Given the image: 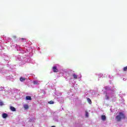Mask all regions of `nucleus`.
<instances>
[{
	"instance_id": "a211bd4d",
	"label": "nucleus",
	"mask_w": 127,
	"mask_h": 127,
	"mask_svg": "<svg viewBox=\"0 0 127 127\" xmlns=\"http://www.w3.org/2000/svg\"><path fill=\"white\" fill-rule=\"evenodd\" d=\"M51 127H55V126H52Z\"/></svg>"
},
{
	"instance_id": "9d476101",
	"label": "nucleus",
	"mask_w": 127,
	"mask_h": 127,
	"mask_svg": "<svg viewBox=\"0 0 127 127\" xmlns=\"http://www.w3.org/2000/svg\"><path fill=\"white\" fill-rule=\"evenodd\" d=\"M87 100L88 103H89V104H90V105H91V104H92V100H91V99L90 98H87Z\"/></svg>"
},
{
	"instance_id": "f03ea898",
	"label": "nucleus",
	"mask_w": 127,
	"mask_h": 127,
	"mask_svg": "<svg viewBox=\"0 0 127 127\" xmlns=\"http://www.w3.org/2000/svg\"><path fill=\"white\" fill-rule=\"evenodd\" d=\"M53 71L54 72V73H57L59 72L58 68H57V66H54L53 67Z\"/></svg>"
},
{
	"instance_id": "f8f14e48",
	"label": "nucleus",
	"mask_w": 127,
	"mask_h": 127,
	"mask_svg": "<svg viewBox=\"0 0 127 127\" xmlns=\"http://www.w3.org/2000/svg\"><path fill=\"white\" fill-rule=\"evenodd\" d=\"M85 117L86 118H88L89 117V113H88V111H85Z\"/></svg>"
},
{
	"instance_id": "f3484780",
	"label": "nucleus",
	"mask_w": 127,
	"mask_h": 127,
	"mask_svg": "<svg viewBox=\"0 0 127 127\" xmlns=\"http://www.w3.org/2000/svg\"><path fill=\"white\" fill-rule=\"evenodd\" d=\"M21 40H24V38H21Z\"/></svg>"
},
{
	"instance_id": "dca6fc26",
	"label": "nucleus",
	"mask_w": 127,
	"mask_h": 127,
	"mask_svg": "<svg viewBox=\"0 0 127 127\" xmlns=\"http://www.w3.org/2000/svg\"><path fill=\"white\" fill-rule=\"evenodd\" d=\"M34 84H37V81H34Z\"/></svg>"
},
{
	"instance_id": "423d86ee",
	"label": "nucleus",
	"mask_w": 127,
	"mask_h": 127,
	"mask_svg": "<svg viewBox=\"0 0 127 127\" xmlns=\"http://www.w3.org/2000/svg\"><path fill=\"white\" fill-rule=\"evenodd\" d=\"M106 119L107 118L105 115L101 116V119L102 120V121H106Z\"/></svg>"
},
{
	"instance_id": "4468645a",
	"label": "nucleus",
	"mask_w": 127,
	"mask_h": 127,
	"mask_svg": "<svg viewBox=\"0 0 127 127\" xmlns=\"http://www.w3.org/2000/svg\"><path fill=\"white\" fill-rule=\"evenodd\" d=\"M127 66H126V67H125L123 68V71H127Z\"/></svg>"
},
{
	"instance_id": "0eeeda50",
	"label": "nucleus",
	"mask_w": 127,
	"mask_h": 127,
	"mask_svg": "<svg viewBox=\"0 0 127 127\" xmlns=\"http://www.w3.org/2000/svg\"><path fill=\"white\" fill-rule=\"evenodd\" d=\"M26 100H27V101H30L31 100V97L29 96H26Z\"/></svg>"
},
{
	"instance_id": "2eb2a0df",
	"label": "nucleus",
	"mask_w": 127,
	"mask_h": 127,
	"mask_svg": "<svg viewBox=\"0 0 127 127\" xmlns=\"http://www.w3.org/2000/svg\"><path fill=\"white\" fill-rule=\"evenodd\" d=\"M3 102H0V106H3Z\"/></svg>"
},
{
	"instance_id": "1a4fd4ad",
	"label": "nucleus",
	"mask_w": 127,
	"mask_h": 127,
	"mask_svg": "<svg viewBox=\"0 0 127 127\" xmlns=\"http://www.w3.org/2000/svg\"><path fill=\"white\" fill-rule=\"evenodd\" d=\"M74 79H78V75H76L75 73L72 74Z\"/></svg>"
},
{
	"instance_id": "20e7f679",
	"label": "nucleus",
	"mask_w": 127,
	"mask_h": 127,
	"mask_svg": "<svg viewBox=\"0 0 127 127\" xmlns=\"http://www.w3.org/2000/svg\"><path fill=\"white\" fill-rule=\"evenodd\" d=\"M2 117L3 119H6V118H7L8 117L7 114H6V113L2 114Z\"/></svg>"
},
{
	"instance_id": "7ed1b4c3",
	"label": "nucleus",
	"mask_w": 127,
	"mask_h": 127,
	"mask_svg": "<svg viewBox=\"0 0 127 127\" xmlns=\"http://www.w3.org/2000/svg\"><path fill=\"white\" fill-rule=\"evenodd\" d=\"M10 110L12 112H15V111H16V109L15 108H14L13 106H10Z\"/></svg>"
},
{
	"instance_id": "f257e3e1",
	"label": "nucleus",
	"mask_w": 127,
	"mask_h": 127,
	"mask_svg": "<svg viewBox=\"0 0 127 127\" xmlns=\"http://www.w3.org/2000/svg\"><path fill=\"white\" fill-rule=\"evenodd\" d=\"M115 119L117 120V122H121L122 119L126 120V115L122 112H120L119 114L116 117Z\"/></svg>"
},
{
	"instance_id": "6e6552de",
	"label": "nucleus",
	"mask_w": 127,
	"mask_h": 127,
	"mask_svg": "<svg viewBox=\"0 0 127 127\" xmlns=\"http://www.w3.org/2000/svg\"><path fill=\"white\" fill-rule=\"evenodd\" d=\"M25 80H26L25 78H23V77H21L20 78V81L21 82H24V81H25Z\"/></svg>"
},
{
	"instance_id": "39448f33",
	"label": "nucleus",
	"mask_w": 127,
	"mask_h": 127,
	"mask_svg": "<svg viewBox=\"0 0 127 127\" xmlns=\"http://www.w3.org/2000/svg\"><path fill=\"white\" fill-rule=\"evenodd\" d=\"M24 108L25 110H28V109H29V106H28V105L27 104H25L24 105Z\"/></svg>"
},
{
	"instance_id": "ddd939ff",
	"label": "nucleus",
	"mask_w": 127,
	"mask_h": 127,
	"mask_svg": "<svg viewBox=\"0 0 127 127\" xmlns=\"http://www.w3.org/2000/svg\"><path fill=\"white\" fill-rule=\"evenodd\" d=\"M105 98H106V100H109L110 99V97H109V96H108L107 95L105 96Z\"/></svg>"
},
{
	"instance_id": "9b49d317",
	"label": "nucleus",
	"mask_w": 127,
	"mask_h": 127,
	"mask_svg": "<svg viewBox=\"0 0 127 127\" xmlns=\"http://www.w3.org/2000/svg\"><path fill=\"white\" fill-rule=\"evenodd\" d=\"M48 104L50 105H53V104H54V101L51 100L48 102Z\"/></svg>"
}]
</instances>
